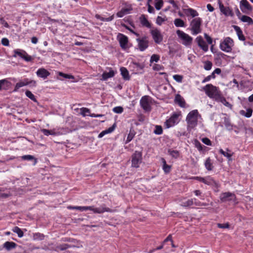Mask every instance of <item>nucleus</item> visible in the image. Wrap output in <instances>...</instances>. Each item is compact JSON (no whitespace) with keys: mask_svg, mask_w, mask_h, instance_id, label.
<instances>
[{"mask_svg":"<svg viewBox=\"0 0 253 253\" xmlns=\"http://www.w3.org/2000/svg\"><path fill=\"white\" fill-rule=\"evenodd\" d=\"M116 126V124H114L112 126L110 127L108 129H106L102 131L99 134L98 137L101 138L103 136H104L105 134L112 132L114 130Z\"/></svg>","mask_w":253,"mask_h":253,"instance_id":"7c9ffc66","label":"nucleus"},{"mask_svg":"<svg viewBox=\"0 0 253 253\" xmlns=\"http://www.w3.org/2000/svg\"><path fill=\"white\" fill-rule=\"evenodd\" d=\"M234 46V41L230 37H226L222 41H220L219 47L220 49L227 53H230L232 50V47Z\"/></svg>","mask_w":253,"mask_h":253,"instance_id":"20e7f679","label":"nucleus"},{"mask_svg":"<svg viewBox=\"0 0 253 253\" xmlns=\"http://www.w3.org/2000/svg\"><path fill=\"white\" fill-rule=\"evenodd\" d=\"M41 131L43 133V134L46 136H48L49 135L55 136L59 134V132L56 131L55 129L51 130L42 129L41 130Z\"/></svg>","mask_w":253,"mask_h":253,"instance_id":"2f4dec72","label":"nucleus"},{"mask_svg":"<svg viewBox=\"0 0 253 253\" xmlns=\"http://www.w3.org/2000/svg\"><path fill=\"white\" fill-rule=\"evenodd\" d=\"M16 244L12 242H6L3 244V247L7 250H10L16 247Z\"/></svg>","mask_w":253,"mask_h":253,"instance_id":"4c0bfd02","label":"nucleus"},{"mask_svg":"<svg viewBox=\"0 0 253 253\" xmlns=\"http://www.w3.org/2000/svg\"><path fill=\"white\" fill-rule=\"evenodd\" d=\"M233 28L237 33L238 39L240 41H244L246 39L243 34L242 31L241 29V28L239 27H238V26H235V25L233 26Z\"/></svg>","mask_w":253,"mask_h":253,"instance_id":"c85d7f7f","label":"nucleus"},{"mask_svg":"<svg viewBox=\"0 0 253 253\" xmlns=\"http://www.w3.org/2000/svg\"><path fill=\"white\" fill-rule=\"evenodd\" d=\"M120 71H121V74L124 80H129L130 77L129 76L128 71L126 68L121 67L120 68Z\"/></svg>","mask_w":253,"mask_h":253,"instance_id":"473e14b6","label":"nucleus"},{"mask_svg":"<svg viewBox=\"0 0 253 253\" xmlns=\"http://www.w3.org/2000/svg\"><path fill=\"white\" fill-rule=\"evenodd\" d=\"M195 178L206 184L209 185H215L216 186H218V183L211 176L206 177H196Z\"/></svg>","mask_w":253,"mask_h":253,"instance_id":"a211bd4d","label":"nucleus"},{"mask_svg":"<svg viewBox=\"0 0 253 253\" xmlns=\"http://www.w3.org/2000/svg\"><path fill=\"white\" fill-rule=\"evenodd\" d=\"M240 9L243 12H246L252 10V7L247 0H242L240 1Z\"/></svg>","mask_w":253,"mask_h":253,"instance_id":"4be33fe9","label":"nucleus"},{"mask_svg":"<svg viewBox=\"0 0 253 253\" xmlns=\"http://www.w3.org/2000/svg\"><path fill=\"white\" fill-rule=\"evenodd\" d=\"M220 200L222 202H225L230 201H235L236 196L234 194L230 192H224L220 195Z\"/></svg>","mask_w":253,"mask_h":253,"instance_id":"f3484780","label":"nucleus"},{"mask_svg":"<svg viewBox=\"0 0 253 253\" xmlns=\"http://www.w3.org/2000/svg\"><path fill=\"white\" fill-rule=\"evenodd\" d=\"M216 101L221 102L224 105L229 108L231 109L232 108V105L228 101H226V99L222 96V94Z\"/></svg>","mask_w":253,"mask_h":253,"instance_id":"e433bc0d","label":"nucleus"},{"mask_svg":"<svg viewBox=\"0 0 253 253\" xmlns=\"http://www.w3.org/2000/svg\"><path fill=\"white\" fill-rule=\"evenodd\" d=\"M152 98L148 95L143 96L140 100V104L141 107L145 111H150L151 109Z\"/></svg>","mask_w":253,"mask_h":253,"instance_id":"9d476101","label":"nucleus"},{"mask_svg":"<svg viewBox=\"0 0 253 253\" xmlns=\"http://www.w3.org/2000/svg\"><path fill=\"white\" fill-rule=\"evenodd\" d=\"M36 75L38 77L45 80L50 75V73L46 69L41 68L37 71Z\"/></svg>","mask_w":253,"mask_h":253,"instance_id":"6ab92c4d","label":"nucleus"},{"mask_svg":"<svg viewBox=\"0 0 253 253\" xmlns=\"http://www.w3.org/2000/svg\"><path fill=\"white\" fill-rule=\"evenodd\" d=\"M150 33L156 43L159 44L162 42L163 37L159 30L157 28L153 29L151 30Z\"/></svg>","mask_w":253,"mask_h":253,"instance_id":"4468645a","label":"nucleus"},{"mask_svg":"<svg viewBox=\"0 0 253 253\" xmlns=\"http://www.w3.org/2000/svg\"><path fill=\"white\" fill-rule=\"evenodd\" d=\"M202 19L200 17L194 18L190 22L191 33L193 35H197L202 32L201 25Z\"/></svg>","mask_w":253,"mask_h":253,"instance_id":"39448f33","label":"nucleus"},{"mask_svg":"<svg viewBox=\"0 0 253 253\" xmlns=\"http://www.w3.org/2000/svg\"><path fill=\"white\" fill-rule=\"evenodd\" d=\"M181 116V113L180 112L173 113L165 123L167 127L169 128L177 124L179 122V117Z\"/></svg>","mask_w":253,"mask_h":253,"instance_id":"0eeeda50","label":"nucleus"},{"mask_svg":"<svg viewBox=\"0 0 253 253\" xmlns=\"http://www.w3.org/2000/svg\"><path fill=\"white\" fill-rule=\"evenodd\" d=\"M219 152L221 154L226 157L229 161L232 160L231 157L233 156V153L231 152V151L229 149H226V151H224L223 149H219Z\"/></svg>","mask_w":253,"mask_h":253,"instance_id":"cd10ccee","label":"nucleus"},{"mask_svg":"<svg viewBox=\"0 0 253 253\" xmlns=\"http://www.w3.org/2000/svg\"><path fill=\"white\" fill-rule=\"evenodd\" d=\"M175 102L180 107L185 108L186 107V102L184 99L180 94H176L175 99Z\"/></svg>","mask_w":253,"mask_h":253,"instance_id":"393cba45","label":"nucleus"},{"mask_svg":"<svg viewBox=\"0 0 253 253\" xmlns=\"http://www.w3.org/2000/svg\"><path fill=\"white\" fill-rule=\"evenodd\" d=\"M123 108L121 106H117L113 108V111L116 113L120 114L123 112Z\"/></svg>","mask_w":253,"mask_h":253,"instance_id":"13d9d810","label":"nucleus"},{"mask_svg":"<svg viewBox=\"0 0 253 253\" xmlns=\"http://www.w3.org/2000/svg\"><path fill=\"white\" fill-rule=\"evenodd\" d=\"M142 153L135 151L132 155L131 166L134 168H138L142 162Z\"/></svg>","mask_w":253,"mask_h":253,"instance_id":"f8f14e48","label":"nucleus"},{"mask_svg":"<svg viewBox=\"0 0 253 253\" xmlns=\"http://www.w3.org/2000/svg\"><path fill=\"white\" fill-rule=\"evenodd\" d=\"M218 3L220 10L223 14L225 16L233 15L232 11L229 7H225L220 1H219Z\"/></svg>","mask_w":253,"mask_h":253,"instance_id":"412c9836","label":"nucleus"},{"mask_svg":"<svg viewBox=\"0 0 253 253\" xmlns=\"http://www.w3.org/2000/svg\"><path fill=\"white\" fill-rule=\"evenodd\" d=\"M201 140L204 144H205L208 146L211 145V140L207 137L203 138L201 139Z\"/></svg>","mask_w":253,"mask_h":253,"instance_id":"0e129e2a","label":"nucleus"},{"mask_svg":"<svg viewBox=\"0 0 253 253\" xmlns=\"http://www.w3.org/2000/svg\"><path fill=\"white\" fill-rule=\"evenodd\" d=\"M154 132L156 134H161L163 133V129L162 126H155V129L154 130Z\"/></svg>","mask_w":253,"mask_h":253,"instance_id":"5fc2aeb1","label":"nucleus"},{"mask_svg":"<svg viewBox=\"0 0 253 253\" xmlns=\"http://www.w3.org/2000/svg\"><path fill=\"white\" fill-rule=\"evenodd\" d=\"M117 38L119 42L120 46L122 48L125 49L127 48L128 40L126 36L123 34L119 33Z\"/></svg>","mask_w":253,"mask_h":253,"instance_id":"dca6fc26","label":"nucleus"},{"mask_svg":"<svg viewBox=\"0 0 253 253\" xmlns=\"http://www.w3.org/2000/svg\"><path fill=\"white\" fill-rule=\"evenodd\" d=\"M201 117L197 110H193L188 114L185 120L187 123V129L188 131H191L197 126L198 119Z\"/></svg>","mask_w":253,"mask_h":253,"instance_id":"f257e3e1","label":"nucleus"},{"mask_svg":"<svg viewBox=\"0 0 253 253\" xmlns=\"http://www.w3.org/2000/svg\"><path fill=\"white\" fill-rule=\"evenodd\" d=\"M167 20V18L166 17H162L158 16L156 19V23L159 25H161L162 23Z\"/></svg>","mask_w":253,"mask_h":253,"instance_id":"864d4df0","label":"nucleus"},{"mask_svg":"<svg viewBox=\"0 0 253 253\" xmlns=\"http://www.w3.org/2000/svg\"><path fill=\"white\" fill-rule=\"evenodd\" d=\"M81 111V115H82L83 117H85L86 116H89L90 115V110L87 108L83 107L80 109Z\"/></svg>","mask_w":253,"mask_h":253,"instance_id":"a18cd8bd","label":"nucleus"},{"mask_svg":"<svg viewBox=\"0 0 253 253\" xmlns=\"http://www.w3.org/2000/svg\"><path fill=\"white\" fill-rule=\"evenodd\" d=\"M36 82L34 80H30L28 78L24 79L23 80L19 81L16 84L13 91H17L20 87L28 85H29L31 86H36Z\"/></svg>","mask_w":253,"mask_h":253,"instance_id":"1a4fd4ad","label":"nucleus"},{"mask_svg":"<svg viewBox=\"0 0 253 253\" xmlns=\"http://www.w3.org/2000/svg\"><path fill=\"white\" fill-rule=\"evenodd\" d=\"M205 166L206 168L208 170H211L213 169L212 164L211 163V161L210 158H208L206 159L205 163Z\"/></svg>","mask_w":253,"mask_h":253,"instance_id":"79ce46f5","label":"nucleus"},{"mask_svg":"<svg viewBox=\"0 0 253 253\" xmlns=\"http://www.w3.org/2000/svg\"><path fill=\"white\" fill-rule=\"evenodd\" d=\"M195 206H207L208 204L204 203H201V202L197 201L195 198V200L194 201V205Z\"/></svg>","mask_w":253,"mask_h":253,"instance_id":"e2e57ef3","label":"nucleus"},{"mask_svg":"<svg viewBox=\"0 0 253 253\" xmlns=\"http://www.w3.org/2000/svg\"><path fill=\"white\" fill-rule=\"evenodd\" d=\"M1 43L4 46H8L9 40L7 38H2L1 40Z\"/></svg>","mask_w":253,"mask_h":253,"instance_id":"774afa93","label":"nucleus"},{"mask_svg":"<svg viewBox=\"0 0 253 253\" xmlns=\"http://www.w3.org/2000/svg\"><path fill=\"white\" fill-rule=\"evenodd\" d=\"M160 60V56L158 54H153L150 58V62L153 63V62H157Z\"/></svg>","mask_w":253,"mask_h":253,"instance_id":"6e6d98bb","label":"nucleus"},{"mask_svg":"<svg viewBox=\"0 0 253 253\" xmlns=\"http://www.w3.org/2000/svg\"><path fill=\"white\" fill-rule=\"evenodd\" d=\"M64 242H68L71 243L70 244H63L59 245L56 247V250L57 251H65L69 248H81L83 247L81 243L73 238H65L63 239Z\"/></svg>","mask_w":253,"mask_h":253,"instance_id":"f03ea898","label":"nucleus"},{"mask_svg":"<svg viewBox=\"0 0 253 253\" xmlns=\"http://www.w3.org/2000/svg\"><path fill=\"white\" fill-rule=\"evenodd\" d=\"M140 22L141 24V25L143 26L146 27L147 28H151V25L150 23L148 21L147 19L146 18L145 16L144 15H142L139 18Z\"/></svg>","mask_w":253,"mask_h":253,"instance_id":"c756f323","label":"nucleus"},{"mask_svg":"<svg viewBox=\"0 0 253 253\" xmlns=\"http://www.w3.org/2000/svg\"><path fill=\"white\" fill-rule=\"evenodd\" d=\"M86 210L92 211L94 213H102L104 212L111 211V209L109 208L106 207L105 205L104 204L101 205L98 208H95L93 206H84V211Z\"/></svg>","mask_w":253,"mask_h":253,"instance_id":"6e6552de","label":"nucleus"},{"mask_svg":"<svg viewBox=\"0 0 253 253\" xmlns=\"http://www.w3.org/2000/svg\"><path fill=\"white\" fill-rule=\"evenodd\" d=\"M239 19L243 22L247 23L249 25H253V20L250 17L247 15H242Z\"/></svg>","mask_w":253,"mask_h":253,"instance_id":"72a5a7b5","label":"nucleus"},{"mask_svg":"<svg viewBox=\"0 0 253 253\" xmlns=\"http://www.w3.org/2000/svg\"><path fill=\"white\" fill-rule=\"evenodd\" d=\"M195 42H196L198 46L205 52H206L209 50V46L206 42L204 40L201 36H198L195 39Z\"/></svg>","mask_w":253,"mask_h":253,"instance_id":"2eb2a0df","label":"nucleus"},{"mask_svg":"<svg viewBox=\"0 0 253 253\" xmlns=\"http://www.w3.org/2000/svg\"><path fill=\"white\" fill-rule=\"evenodd\" d=\"M12 231L16 233V234H17L18 236L20 238H21L23 236V231H22V230L19 228L17 226H15L14 227L13 229H12Z\"/></svg>","mask_w":253,"mask_h":253,"instance_id":"49530a36","label":"nucleus"},{"mask_svg":"<svg viewBox=\"0 0 253 253\" xmlns=\"http://www.w3.org/2000/svg\"><path fill=\"white\" fill-rule=\"evenodd\" d=\"M194 145H195V147H196L197 148V149L199 151H202L204 150V148H206L205 146H203L201 143L197 139H195L194 140Z\"/></svg>","mask_w":253,"mask_h":253,"instance_id":"c03bdc74","label":"nucleus"},{"mask_svg":"<svg viewBox=\"0 0 253 253\" xmlns=\"http://www.w3.org/2000/svg\"><path fill=\"white\" fill-rule=\"evenodd\" d=\"M176 34L178 38L181 40V43L186 46H189L191 45L193 38L184 32L178 30Z\"/></svg>","mask_w":253,"mask_h":253,"instance_id":"423d86ee","label":"nucleus"},{"mask_svg":"<svg viewBox=\"0 0 253 253\" xmlns=\"http://www.w3.org/2000/svg\"><path fill=\"white\" fill-rule=\"evenodd\" d=\"M70 210H78L81 211H84V206H69L68 207Z\"/></svg>","mask_w":253,"mask_h":253,"instance_id":"680f3d73","label":"nucleus"},{"mask_svg":"<svg viewBox=\"0 0 253 253\" xmlns=\"http://www.w3.org/2000/svg\"><path fill=\"white\" fill-rule=\"evenodd\" d=\"M134 134L132 132H129V133L128 134V136L127 137V139H126V142H130L132 139L134 137Z\"/></svg>","mask_w":253,"mask_h":253,"instance_id":"338daca9","label":"nucleus"},{"mask_svg":"<svg viewBox=\"0 0 253 253\" xmlns=\"http://www.w3.org/2000/svg\"><path fill=\"white\" fill-rule=\"evenodd\" d=\"M138 49L141 51H144L149 46V40L146 36L136 39Z\"/></svg>","mask_w":253,"mask_h":253,"instance_id":"9b49d317","label":"nucleus"},{"mask_svg":"<svg viewBox=\"0 0 253 253\" xmlns=\"http://www.w3.org/2000/svg\"><path fill=\"white\" fill-rule=\"evenodd\" d=\"M58 75L60 76L63 77L66 79H74L75 78L72 75L64 74L62 72H59Z\"/></svg>","mask_w":253,"mask_h":253,"instance_id":"4d7b16f0","label":"nucleus"},{"mask_svg":"<svg viewBox=\"0 0 253 253\" xmlns=\"http://www.w3.org/2000/svg\"><path fill=\"white\" fill-rule=\"evenodd\" d=\"M183 11L187 16H191L194 18L199 15L198 12L196 10L191 8L185 9Z\"/></svg>","mask_w":253,"mask_h":253,"instance_id":"bb28decb","label":"nucleus"},{"mask_svg":"<svg viewBox=\"0 0 253 253\" xmlns=\"http://www.w3.org/2000/svg\"><path fill=\"white\" fill-rule=\"evenodd\" d=\"M109 72H104L102 75L101 80L103 81H106L108 79L113 77L115 75V72L111 68H108Z\"/></svg>","mask_w":253,"mask_h":253,"instance_id":"a878e982","label":"nucleus"},{"mask_svg":"<svg viewBox=\"0 0 253 253\" xmlns=\"http://www.w3.org/2000/svg\"><path fill=\"white\" fill-rule=\"evenodd\" d=\"M21 159L23 160H27V161H31V160H34V162L33 165H35L37 163V160L36 159L34 158V156L30 155H24L21 157Z\"/></svg>","mask_w":253,"mask_h":253,"instance_id":"a19ab883","label":"nucleus"},{"mask_svg":"<svg viewBox=\"0 0 253 253\" xmlns=\"http://www.w3.org/2000/svg\"><path fill=\"white\" fill-rule=\"evenodd\" d=\"M204 37L205 39L207 41V43L208 44H212V38L209 36L207 34L205 33L204 34Z\"/></svg>","mask_w":253,"mask_h":253,"instance_id":"052dcab7","label":"nucleus"},{"mask_svg":"<svg viewBox=\"0 0 253 253\" xmlns=\"http://www.w3.org/2000/svg\"><path fill=\"white\" fill-rule=\"evenodd\" d=\"M206 94L211 99L216 101L222 94L219 88L212 84H208L203 87Z\"/></svg>","mask_w":253,"mask_h":253,"instance_id":"7ed1b4c3","label":"nucleus"},{"mask_svg":"<svg viewBox=\"0 0 253 253\" xmlns=\"http://www.w3.org/2000/svg\"><path fill=\"white\" fill-rule=\"evenodd\" d=\"M194 200H195V198L190 199H181L180 200V206L183 207H190L194 205Z\"/></svg>","mask_w":253,"mask_h":253,"instance_id":"b1692460","label":"nucleus"},{"mask_svg":"<svg viewBox=\"0 0 253 253\" xmlns=\"http://www.w3.org/2000/svg\"><path fill=\"white\" fill-rule=\"evenodd\" d=\"M161 161L163 163V169L164 170L165 173H169L171 170V166L167 164L165 159L162 158Z\"/></svg>","mask_w":253,"mask_h":253,"instance_id":"c9c22d12","label":"nucleus"},{"mask_svg":"<svg viewBox=\"0 0 253 253\" xmlns=\"http://www.w3.org/2000/svg\"><path fill=\"white\" fill-rule=\"evenodd\" d=\"M95 17L98 19L102 21L109 22V21H111L112 20H113L114 19V15H112L110 17L105 18H103V17H101L100 15L96 14L95 15Z\"/></svg>","mask_w":253,"mask_h":253,"instance_id":"58836bf2","label":"nucleus"},{"mask_svg":"<svg viewBox=\"0 0 253 253\" xmlns=\"http://www.w3.org/2000/svg\"><path fill=\"white\" fill-rule=\"evenodd\" d=\"M253 110L251 108H249L247 110L246 112L245 111L242 110L240 111V114L242 115L245 116L247 118H250L252 115Z\"/></svg>","mask_w":253,"mask_h":253,"instance_id":"37998d69","label":"nucleus"},{"mask_svg":"<svg viewBox=\"0 0 253 253\" xmlns=\"http://www.w3.org/2000/svg\"><path fill=\"white\" fill-rule=\"evenodd\" d=\"M217 227L220 228H228L229 227V224L228 223L225 224L218 223Z\"/></svg>","mask_w":253,"mask_h":253,"instance_id":"69168bd1","label":"nucleus"},{"mask_svg":"<svg viewBox=\"0 0 253 253\" xmlns=\"http://www.w3.org/2000/svg\"><path fill=\"white\" fill-rule=\"evenodd\" d=\"M132 10L131 5H127L125 7H123L120 11L118 12L116 14L117 16L119 18H122L125 15L130 13V11Z\"/></svg>","mask_w":253,"mask_h":253,"instance_id":"aec40b11","label":"nucleus"},{"mask_svg":"<svg viewBox=\"0 0 253 253\" xmlns=\"http://www.w3.org/2000/svg\"><path fill=\"white\" fill-rule=\"evenodd\" d=\"M13 57H16L17 56L23 59L26 61H31L32 60L33 58L29 55L24 50L20 49H16L13 51Z\"/></svg>","mask_w":253,"mask_h":253,"instance_id":"ddd939ff","label":"nucleus"},{"mask_svg":"<svg viewBox=\"0 0 253 253\" xmlns=\"http://www.w3.org/2000/svg\"><path fill=\"white\" fill-rule=\"evenodd\" d=\"M212 64L211 61H207L204 63V68L207 71H209L211 69Z\"/></svg>","mask_w":253,"mask_h":253,"instance_id":"603ef678","label":"nucleus"},{"mask_svg":"<svg viewBox=\"0 0 253 253\" xmlns=\"http://www.w3.org/2000/svg\"><path fill=\"white\" fill-rule=\"evenodd\" d=\"M44 235L40 233L33 234V239L35 240H42L44 239Z\"/></svg>","mask_w":253,"mask_h":253,"instance_id":"09e8293b","label":"nucleus"},{"mask_svg":"<svg viewBox=\"0 0 253 253\" xmlns=\"http://www.w3.org/2000/svg\"><path fill=\"white\" fill-rule=\"evenodd\" d=\"M174 24L177 27H184L185 26L184 22L180 18H176L174 20Z\"/></svg>","mask_w":253,"mask_h":253,"instance_id":"ea45409f","label":"nucleus"},{"mask_svg":"<svg viewBox=\"0 0 253 253\" xmlns=\"http://www.w3.org/2000/svg\"><path fill=\"white\" fill-rule=\"evenodd\" d=\"M221 73V69L219 68H216L212 73L210 75L206 77L202 82V83H205L207 82H209L212 79H214L215 78V74H216L217 75L220 74Z\"/></svg>","mask_w":253,"mask_h":253,"instance_id":"5701e85b","label":"nucleus"},{"mask_svg":"<svg viewBox=\"0 0 253 253\" xmlns=\"http://www.w3.org/2000/svg\"><path fill=\"white\" fill-rule=\"evenodd\" d=\"M10 83L6 79L0 80V90L1 89H6L9 86Z\"/></svg>","mask_w":253,"mask_h":253,"instance_id":"f704fd0d","label":"nucleus"},{"mask_svg":"<svg viewBox=\"0 0 253 253\" xmlns=\"http://www.w3.org/2000/svg\"><path fill=\"white\" fill-rule=\"evenodd\" d=\"M173 79L178 83H181L183 79V76L179 75H174L173 76Z\"/></svg>","mask_w":253,"mask_h":253,"instance_id":"bf43d9fd","label":"nucleus"},{"mask_svg":"<svg viewBox=\"0 0 253 253\" xmlns=\"http://www.w3.org/2000/svg\"><path fill=\"white\" fill-rule=\"evenodd\" d=\"M163 6V0H155V7L157 10H160Z\"/></svg>","mask_w":253,"mask_h":253,"instance_id":"8fccbe9b","label":"nucleus"},{"mask_svg":"<svg viewBox=\"0 0 253 253\" xmlns=\"http://www.w3.org/2000/svg\"><path fill=\"white\" fill-rule=\"evenodd\" d=\"M25 94L27 97L29 98L30 99L34 102H37V99L35 96L29 90H27L25 92Z\"/></svg>","mask_w":253,"mask_h":253,"instance_id":"3c124183","label":"nucleus"},{"mask_svg":"<svg viewBox=\"0 0 253 253\" xmlns=\"http://www.w3.org/2000/svg\"><path fill=\"white\" fill-rule=\"evenodd\" d=\"M169 154L173 158L176 159L179 156V153L177 150H169L168 151Z\"/></svg>","mask_w":253,"mask_h":253,"instance_id":"de8ad7c7","label":"nucleus"}]
</instances>
